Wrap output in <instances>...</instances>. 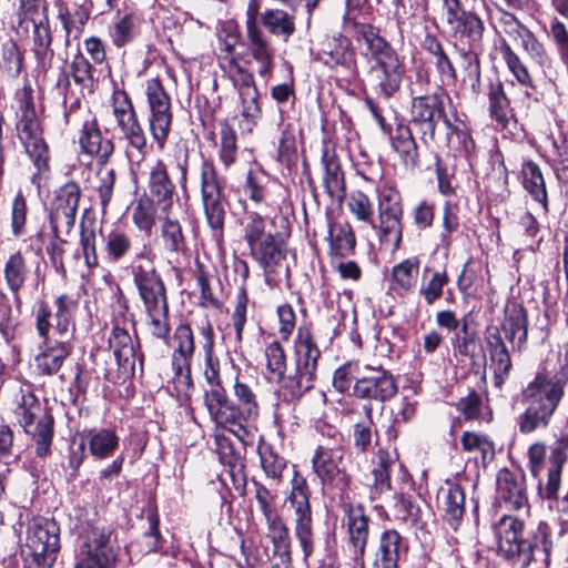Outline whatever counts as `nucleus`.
<instances>
[{
  "label": "nucleus",
  "mask_w": 568,
  "mask_h": 568,
  "mask_svg": "<svg viewBox=\"0 0 568 568\" xmlns=\"http://www.w3.org/2000/svg\"><path fill=\"white\" fill-rule=\"evenodd\" d=\"M16 101V135L34 168L30 182L40 190L43 179L50 172V150L36 111L32 88L29 84L23 85L17 91Z\"/></svg>",
  "instance_id": "obj_4"
},
{
  "label": "nucleus",
  "mask_w": 568,
  "mask_h": 568,
  "mask_svg": "<svg viewBox=\"0 0 568 568\" xmlns=\"http://www.w3.org/2000/svg\"><path fill=\"white\" fill-rule=\"evenodd\" d=\"M323 186L331 200L342 203L346 196L344 172L334 149L324 145L322 151Z\"/></svg>",
  "instance_id": "obj_31"
},
{
  "label": "nucleus",
  "mask_w": 568,
  "mask_h": 568,
  "mask_svg": "<svg viewBox=\"0 0 568 568\" xmlns=\"http://www.w3.org/2000/svg\"><path fill=\"white\" fill-rule=\"evenodd\" d=\"M27 200L22 191L19 190L12 199L10 207V226L11 232L16 237H19L24 233V229L27 225Z\"/></svg>",
  "instance_id": "obj_64"
},
{
  "label": "nucleus",
  "mask_w": 568,
  "mask_h": 568,
  "mask_svg": "<svg viewBox=\"0 0 568 568\" xmlns=\"http://www.w3.org/2000/svg\"><path fill=\"white\" fill-rule=\"evenodd\" d=\"M111 531L92 528L84 537L78 552L74 568H108L115 561V552L110 545Z\"/></svg>",
  "instance_id": "obj_21"
},
{
  "label": "nucleus",
  "mask_w": 568,
  "mask_h": 568,
  "mask_svg": "<svg viewBox=\"0 0 568 568\" xmlns=\"http://www.w3.org/2000/svg\"><path fill=\"white\" fill-rule=\"evenodd\" d=\"M219 65L239 94L257 89L253 73L240 63L239 58L219 57Z\"/></svg>",
  "instance_id": "obj_45"
},
{
  "label": "nucleus",
  "mask_w": 568,
  "mask_h": 568,
  "mask_svg": "<svg viewBox=\"0 0 568 568\" xmlns=\"http://www.w3.org/2000/svg\"><path fill=\"white\" fill-rule=\"evenodd\" d=\"M119 438L114 432L101 429L90 435L89 449L91 454L99 458H104L112 454L118 447Z\"/></svg>",
  "instance_id": "obj_62"
},
{
  "label": "nucleus",
  "mask_w": 568,
  "mask_h": 568,
  "mask_svg": "<svg viewBox=\"0 0 568 568\" xmlns=\"http://www.w3.org/2000/svg\"><path fill=\"white\" fill-rule=\"evenodd\" d=\"M394 473H397L400 479L407 477V471L399 463L396 452L379 449L372 470L374 493L383 494L395 489L392 485V476Z\"/></svg>",
  "instance_id": "obj_28"
},
{
  "label": "nucleus",
  "mask_w": 568,
  "mask_h": 568,
  "mask_svg": "<svg viewBox=\"0 0 568 568\" xmlns=\"http://www.w3.org/2000/svg\"><path fill=\"white\" fill-rule=\"evenodd\" d=\"M133 246L131 236L119 230H113L104 237V252L110 262L118 263L129 255Z\"/></svg>",
  "instance_id": "obj_55"
},
{
  "label": "nucleus",
  "mask_w": 568,
  "mask_h": 568,
  "mask_svg": "<svg viewBox=\"0 0 568 568\" xmlns=\"http://www.w3.org/2000/svg\"><path fill=\"white\" fill-rule=\"evenodd\" d=\"M496 483L498 497L509 508L520 509L528 505L525 476L523 474H515L507 468H503L497 474Z\"/></svg>",
  "instance_id": "obj_33"
},
{
  "label": "nucleus",
  "mask_w": 568,
  "mask_h": 568,
  "mask_svg": "<svg viewBox=\"0 0 568 568\" xmlns=\"http://www.w3.org/2000/svg\"><path fill=\"white\" fill-rule=\"evenodd\" d=\"M154 258L152 247L143 244L134 252L130 270L144 306L148 332L159 339H166L171 329L166 290L156 271Z\"/></svg>",
  "instance_id": "obj_3"
},
{
  "label": "nucleus",
  "mask_w": 568,
  "mask_h": 568,
  "mask_svg": "<svg viewBox=\"0 0 568 568\" xmlns=\"http://www.w3.org/2000/svg\"><path fill=\"white\" fill-rule=\"evenodd\" d=\"M138 18L132 12L119 17L110 31L114 45L121 48L133 40L138 29Z\"/></svg>",
  "instance_id": "obj_57"
},
{
  "label": "nucleus",
  "mask_w": 568,
  "mask_h": 568,
  "mask_svg": "<svg viewBox=\"0 0 568 568\" xmlns=\"http://www.w3.org/2000/svg\"><path fill=\"white\" fill-rule=\"evenodd\" d=\"M410 120L419 130L424 142L434 141L437 123L443 121L446 124V121H449L443 95L434 93L414 98L410 104Z\"/></svg>",
  "instance_id": "obj_20"
},
{
  "label": "nucleus",
  "mask_w": 568,
  "mask_h": 568,
  "mask_svg": "<svg viewBox=\"0 0 568 568\" xmlns=\"http://www.w3.org/2000/svg\"><path fill=\"white\" fill-rule=\"evenodd\" d=\"M501 329L514 348L523 346L527 339V316L523 306L511 304L506 307Z\"/></svg>",
  "instance_id": "obj_42"
},
{
  "label": "nucleus",
  "mask_w": 568,
  "mask_h": 568,
  "mask_svg": "<svg viewBox=\"0 0 568 568\" xmlns=\"http://www.w3.org/2000/svg\"><path fill=\"white\" fill-rule=\"evenodd\" d=\"M201 197L206 223L215 237H221L227 209V201L217 180L212 161H203L201 166Z\"/></svg>",
  "instance_id": "obj_14"
},
{
  "label": "nucleus",
  "mask_w": 568,
  "mask_h": 568,
  "mask_svg": "<svg viewBox=\"0 0 568 568\" xmlns=\"http://www.w3.org/2000/svg\"><path fill=\"white\" fill-rule=\"evenodd\" d=\"M525 523L510 515L503 516L494 526L498 540V554L513 565L520 567V559H527L523 546Z\"/></svg>",
  "instance_id": "obj_22"
},
{
  "label": "nucleus",
  "mask_w": 568,
  "mask_h": 568,
  "mask_svg": "<svg viewBox=\"0 0 568 568\" xmlns=\"http://www.w3.org/2000/svg\"><path fill=\"white\" fill-rule=\"evenodd\" d=\"M14 404L13 414L17 422L37 440L38 455H45L52 438L53 418L45 412L29 386L20 388Z\"/></svg>",
  "instance_id": "obj_11"
},
{
  "label": "nucleus",
  "mask_w": 568,
  "mask_h": 568,
  "mask_svg": "<svg viewBox=\"0 0 568 568\" xmlns=\"http://www.w3.org/2000/svg\"><path fill=\"white\" fill-rule=\"evenodd\" d=\"M419 273V260L409 257L393 266L392 282L393 290L399 294H407L414 291Z\"/></svg>",
  "instance_id": "obj_46"
},
{
  "label": "nucleus",
  "mask_w": 568,
  "mask_h": 568,
  "mask_svg": "<svg viewBox=\"0 0 568 568\" xmlns=\"http://www.w3.org/2000/svg\"><path fill=\"white\" fill-rule=\"evenodd\" d=\"M318 58L329 68L338 65L351 67L355 62V52L352 47V41L341 33L327 38L323 42Z\"/></svg>",
  "instance_id": "obj_38"
},
{
  "label": "nucleus",
  "mask_w": 568,
  "mask_h": 568,
  "mask_svg": "<svg viewBox=\"0 0 568 568\" xmlns=\"http://www.w3.org/2000/svg\"><path fill=\"white\" fill-rule=\"evenodd\" d=\"M111 106L119 130V140L124 144L126 158L130 162H142L146 153L148 139L128 93L115 90L111 98Z\"/></svg>",
  "instance_id": "obj_10"
},
{
  "label": "nucleus",
  "mask_w": 568,
  "mask_h": 568,
  "mask_svg": "<svg viewBox=\"0 0 568 568\" xmlns=\"http://www.w3.org/2000/svg\"><path fill=\"white\" fill-rule=\"evenodd\" d=\"M449 283V276L445 270L424 272V280L419 287V295L427 305H433L444 293V287Z\"/></svg>",
  "instance_id": "obj_52"
},
{
  "label": "nucleus",
  "mask_w": 568,
  "mask_h": 568,
  "mask_svg": "<svg viewBox=\"0 0 568 568\" xmlns=\"http://www.w3.org/2000/svg\"><path fill=\"white\" fill-rule=\"evenodd\" d=\"M312 467L324 488L344 494L351 484V476L344 467L343 447L318 445L312 458Z\"/></svg>",
  "instance_id": "obj_16"
},
{
  "label": "nucleus",
  "mask_w": 568,
  "mask_h": 568,
  "mask_svg": "<svg viewBox=\"0 0 568 568\" xmlns=\"http://www.w3.org/2000/svg\"><path fill=\"white\" fill-rule=\"evenodd\" d=\"M243 237L253 258L262 266L266 284L274 287L281 277H287L283 265L286 256L285 239L290 235V222L282 214L270 220L257 212H246L243 220Z\"/></svg>",
  "instance_id": "obj_2"
},
{
  "label": "nucleus",
  "mask_w": 568,
  "mask_h": 568,
  "mask_svg": "<svg viewBox=\"0 0 568 568\" xmlns=\"http://www.w3.org/2000/svg\"><path fill=\"white\" fill-rule=\"evenodd\" d=\"M23 57L18 44L8 40L1 45L0 71L8 78H17L22 70Z\"/></svg>",
  "instance_id": "obj_58"
},
{
  "label": "nucleus",
  "mask_w": 568,
  "mask_h": 568,
  "mask_svg": "<svg viewBox=\"0 0 568 568\" xmlns=\"http://www.w3.org/2000/svg\"><path fill=\"white\" fill-rule=\"evenodd\" d=\"M19 23L31 22V52L34 57L37 70L47 73L54 57L52 48L53 34L48 16L45 0H20L18 8Z\"/></svg>",
  "instance_id": "obj_9"
},
{
  "label": "nucleus",
  "mask_w": 568,
  "mask_h": 568,
  "mask_svg": "<svg viewBox=\"0 0 568 568\" xmlns=\"http://www.w3.org/2000/svg\"><path fill=\"white\" fill-rule=\"evenodd\" d=\"M2 276L8 290L12 294L14 305L20 307L22 304L20 291L23 288L29 276L27 260L21 252H14L7 257L3 263Z\"/></svg>",
  "instance_id": "obj_37"
},
{
  "label": "nucleus",
  "mask_w": 568,
  "mask_h": 568,
  "mask_svg": "<svg viewBox=\"0 0 568 568\" xmlns=\"http://www.w3.org/2000/svg\"><path fill=\"white\" fill-rule=\"evenodd\" d=\"M155 203L151 199H140L132 211V222L138 230L150 234L155 225Z\"/></svg>",
  "instance_id": "obj_60"
},
{
  "label": "nucleus",
  "mask_w": 568,
  "mask_h": 568,
  "mask_svg": "<svg viewBox=\"0 0 568 568\" xmlns=\"http://www.w3.org/2000/svg\"><path fill=\"white\" fill-rule=\"evenodd\" d=\"M109 345L113 351L119 366L124 369H134L135 362L138 359L142 362L141 357L136 354L135 345L126 329L119 326L113 327L109 338Z\"/></svg>",
  "instance_id": "obj_41"
},
{
  "label": "nucleus",
  "mask_w": 568,
  "mask_h": 568,
  "mask_svg": "<svg viewBox=\"0 0 568 568\" xmlns=\"http://www.w3.org/2000/svg\"><path fill=\"white\" fill-rule=\"evenodd\" d=\"M460 444L465 452L478 454L483 467H487L495 458V443L488 435L477 432H464L460 437Z\"/></svg>",
  "instance_id": "obj_47"
},
{
  "label": "nucleus",
  "mask_w": 568,
  "mask_h": 568,
  "mask_svg": "<svg viewBox=\"0 0 568 568\" xmlns=\"http://www.w3.org/2000/svg\"><path fill=\"white\" fill-rule=\"evenodd\" d=\"M402 536L395 529H387L379 537L374 568H398Z\"/></svg>",
  "instance_id": "obj_43"
},
{
  "label": "nucleus",
  "mask_w": 568,
  "mask_h": 568,
  "mask_svg": "<svg viewBox=\"0 0 568 568\" xmlns=\"http://www.w3.org/2000/svg\"><path fill=\"white\" fill-rule=\"evenodd\" d=\"M361 34L366 44V54L372 62L368 71L369 79L379 90V93L388 99L400 88L405 74L404 62L372 26L362 28Z\"/></svg>",
  "instance_id": "obj_6"
},
{
  "label": "nucleus",
  "mask_w": 568,
  "mask_h": 568,
  "mask_svg": "<svg viewBox=\"0 0 568 568\" xmlns=\"http://www.w3.org/2000/svg\"><path fill=\"white\" fill-rule=\"evenodd\" d=\"M551 550V528L547 523L540 521L529 537L525 539L523 551H525L528 558L520 559L519 568H528L532 562L537 561L548 566Z\"/></svg>",
  "instance_id": "obj_30"
},
{
  "label": "nucleus",
  "mask_w": 568,
  "mask_h": 568,
  "mask_svg": "<svg viewBox=\"0 0 568 568\" xmlns=\"http://www.w3.org/2000/svg\"><path fill=\"white\" fill-rule=\"evenodd\" d=\"M81 199V189L74 182L62 185L52 202L50 223L54 231L64 229L69 232L75 223V216Z\"/></svg>",
  "instance_id": "obj_25"
},
{
  "label": "nucleus",
  "mask_w": 568,
  "mask_h": 568,
  "mask_svg": "<svg viewBox=\"0 0 568 568\" xmlns=\"http://www.w3.org/2000/svg\"><path fill=\"white\" fill-rule=\"evenodd\" d=\"M295 387L293 393H303L313 387L321 351L315 343L311 329L300 326L295 339Z\"/></svg>",
  "instance_id": "obj_17"
},
{
  "label": "nucleus",
  "mask_w": 568,
  "mask_h": 568,
  "mask_svg": "<svg viewBox=\"0 0 568 568\" xmlns=\"http://www.w3.org/2000/svg\"><path fill=\"white\" fill-rule=\"evenodd\" d=\"M347 207L359 222L367 223L376 229L374 224V206L368 195L362 191H354L349 194Z\"/></svg>",
  "instance_id": "obj_61"
},
{
  "label": "nucleus",
  "mask_w": 568,
  "mask_h": 568,
  "mask_svg": "<svg viewBox=\"0 0 568 568\" xmlns=\"http://www.w3.org/2000/svg\"><path fill=\"white\" fill-rule=\"evenodd\" d=\"M246 62L256 63L257 74L268 80L275 67V48L257 26H250L246 33Z\"/></svg>",
  "instance_id": "obj_26"
},
{
  "label": "nucleus",
  "mask_w": 568,
  "mask_h": 568,
  "mask_svg": "<svg viewBox=\"0 0 568 568\" xmlns=\"http://www.w3.org/2000/svg\"><path fill=\"white\" fill-rule=\"evenodd\" d=\"M195 351L194 336L186 324L179 325L173 334L172 368L174 388L187 394L192 388L191 365Z\"/></svg>",
  "instance_id": "obj_18"
},
{
  "label": "nucleus",
  "mask_w": 568,
  "mask_h": 568,
  "mask_svg": "<svg viewBox=\"0 0 568 568\" xmlns=\"http://www.w3.org/2000/svg\"><path fill=\"white\" fill-rule=\"evenodd\" d=\"M149 199L155 203L160 212L179 211L181 202L176 194L168 166L162 160H156L148 175Z\"/></svg>",
  "instance_id": "obj_24"
},
{
  "label": "nucleus",
  "mask_w": 568,
  "mask_h": 568,
  "mask_svg": "<svg viewBox=\"0 0 568 568\" xmlns=\"http://www.w3.org/2000/svg\"><path fill=\"white\" fill-rule=\"evenodd\" d=\"M327 241L329 255L333 257H346L354 253L356 239L351 225L346 223H329Z\"/></svg>",
  "instance_id": "obj_44"
},
{
  "label": "nucleus",
  "mask_w": 568,
  "mask_h": 568,
  "mask_svg": "<svg viewBox=\"0 0 568 568\" xmlns=\"http://www.w3.org/2000/svg\"><path fill=\"white\" fill-rule=\"evenodd\" d=\"M144 92L150 111L149 130L159 150H163L173 120L171 98L158 78L145 81Z\"/></svg>",
  "instance_id": "obj_15"
},
{
  "label": "nucleus",
  "mask_w": 568,
  "mask_h": 568,
  "mask_svg": "<svg viewBox=\"0 0 568 568\" xmlns=\"http://www.w3.org/2000/svg\"><path fill=\"white\" fill-rule=\"evenodd\" d=\"M203 334L205 336L204 352H205V369L204 377L209 387L204 392V404L207 412L211 410V393L215 392H224V387L222 385V378L220 374V363L216 357L213 355V331L209 325L203 329Z\"/></svg>",
  "instance_id": "obj_40"
},
{
  "label": "nucleus",
  "mask_w": 568,
  "mask_h": 568,
  "mask_svg": "<svg viewBox=\"0 0 568 568\" xmlns=\"http://www.w3.org/2000/svg\"><path fill=\"white\" fill-rule=\"evenodd\" d=\"M397 393V384L383 367L365 366L354 384V395L359 398L386 402Z\"/></svg>",
  "instance_id": "obj_23"
},
{
  "label": "nucleus",
  "mask_w": 568,
  "mask_h": 568,
  "mask_svg": "<svg viewBox=\"0 0 568 568\" xmlns=\"http://www.w3.org/2000/svg\"><path fill=\"white\" fill-rule=\"evenodd\" d=\"M287 497V511L294 525L295 536L307 558L314 551L313 517L310 503L311 491L306 479L295 473Z\"/></svg>",
  "instance_id": "obj_13"
},
{
  "label": "nucleus",
  "mask_w": 568,
  "mask_h": 568,
  "mask_svg": "<svg viewBox=\"0 0 568 568\" xmlns=\"http://www.w3.org/2000/svg\"><path fill=\"white\" fill-rule=\"evenodd\" d=\"M75 306L77 303L65 294L55 298L54 314L45 301L39 302L34 318L37 333L43 342L34 362L40 374L55 375L72 353V342L64 338L72 335Z\"/></svg>",
  "instance_id": "obj_1"
},
{
  "label": "nucleus",
  "mask_w": 568,
  "mask_h": 568,
  "mask_svg": "<svg viewBox=\"0 0 568 568\" xmlns=\"http://www.w3.org/2000/svg\"><path fill=\"white\" fill-rule=\"evenodd\" d=\"M447 524L457 530L465 514V493L459 484L446 481L437 495Z\"/></svg>",
  "instance_id": "obj_36"
},
{
  "label": "nucleus",
  "mask_w": 568,
  "mask_h": 568,
  "mask_svg": "<svg viewBox=\"0 0 568 568\" xmlns=\"http://www.w3.org/2000/svg\"><path fill=\"white\" fill-rule=\"evenodd\" d=\"M79 144L82 153L90 155L104 165L114 152V144L110 139L102 135L95 119L84 122L80 135Z\"/></svg>",
  "instance_id": "obj_29"
},
{
  "label": "nucleus",
  "mask_w": 568,
  "mask_h": 568,
  "mask_svg": "<svg viewBox=\"0 0 568 568\" xmlns=\"http://www.w3.org/2000/svg\"><path fill=\"white\" fill-rule=\"evenodd\" d=\"M262 22L274 36L287 40L295 31L294 18L281 9H271L262 14Z\"/></svg>",
  "instance_id": "obj_53"
},
{
  "label": "nucleus",
  "mask_w": 568,
  "mask_h": 568,
  "mask_svg": "<svg viewBox=\"0 0 568 568\" xmlns=\"http://www.w3.org/2000/svg\"><path fill=\"white\" fill-rule=\"evenodd\" d=\"M488 104L490 118L501 129L506 128L514 114L500 81L489 84Z\"/></svg>",
  "instance_id": "obj_48"
},
{
  "label": "nucleus",
  "mask_w": 568,
  "mask_h": 568,
  "mask_svg": "<svg viewBox=\"0 0 568 568\" xmlns=\"http://www.w3.org/2000/svg\"><path fill=\"white\" fill-rule=\"evenodd\" d=\"M368 523L369 519L361 505L348 506L346 518L347 545L355 561L363 560L369 535Z\"/></svg>",
  "instance_id": "obj_32"
},
{
  "label": "nucleus",
  "mask_w": 568,
  "mask_h": 568,
  "mask_svg": "<svg viewBox=\"0 0 568 568\" xmlns=\"http://www.w3.org/2000/svg\"><path fill=\"white\" fill-rule=\"evenodd\" d=\"M60 550V527L54 519L28 521L22 555L27 568H51Z\"/></svg>",
  "instance_id": "obj_8"
},
{
  "label": "nucleus",
  "mask_w": 568,
  "mask_h": 568,
  "mask_svg": "<svg viewBox=\"0 0 568 568\" xmlns=\"http://www.w3.org/2000/svg\"><path fill=\"white\" fill-rule=\"evenodd\" d=\"M240 98V128L243 131L252 132L262 116L258 90H252L239 94Z\"/></svg>",
  "instance_id": "obj_51"
},
{
  "label": "nucleus",
  "mask_w": 568,
  "mask_h": 568,
  "mask_svg": "<svg viewBox=\"0 0 568 568\" xmlns=\"http://www.w3.org/2000/svg\"><path fill=\"white\" fill-rule=\"evenodd\" d=\"M176 213L178 211L160 212L162 245L164 251L174 258L185 255L187 252L186 236L176 219Z\"/></svg>",
  "instance_id": "obj_34"
},
{
  "label": "nucleus",
  "mask_w": 568,
  "mask_h": 568,
  "mask_svg": "<svg viewBox=\"0 0 568 568\" xmlns=\"http://www.w3.org/2000/svg\"><path fill=\"white\" fill-rule=\"evenodd\" d=\"M443 22L456 50H483L484 23L460 0H443Z\"/></svg>",
  "instance_id": "obj_12"
},
{
  "label": "nucleus",
  "mask_w": 568,
  "mask_h": 568,
  "mask_svg": "<svg viewBox=\"0 0 568 568\" xmlns=\"http://www.w3.org/2000/svg\"><path fill=\"white\" fill-rule=\"evenodd\" d=\"M379 232L382 240L397 246L402 239V197L397 190L383 186L377 190Z\"/></svg>",
  "instance_id": "obj_19"
},
{
  "label": "nucleus",
  "mask_w": 568,
  "mask_h": 568,
  "mask_svg": "<svg viewBox=\"0 0 568 568\" xmlns=\"http://www.w3.org/2000/svg\"><path fill=\"white\" fill-rule=\"evenodd\" d=\"M559 447L551 452L548 460L547 480L545 484L539 480L538 490L541 497L555 500L561 485V470L567 459L564 449H568V432L562 434L558 440Z\"/></svg>",
  "instance_id": "obj_35"
},
{
  "label": "nucleus",
  "mask_w": 568,
  "mask_h": 568,
  "mask_svg": "<svg viewBox=\"0 0 568 568\" xmlns=\"http://www.w3.org/2000/svg\"><path fill=\"white\" fill-rule=\"evenodd\" d=\"M265 523L267 526V538L273 545V556L276 560L274 568H290L292 559L288 528L281 517Z\"/></svg>",
  "instance_id": "obj_39"
},
{
  "label": "nucleus",
  "mask_w": 568,
  "mask_h": 568,
  "mask_svg": "<svg viewBox=\"0 0 568 568\" xmlns=\"http://www.w3.org/2000/svg\"><path fill=\"white\" fill-rule=\"evenodd\" d=\"M237 156V136L234 129L223 124L220 132L219 159L227 169L235 163Z\"/></svg>",
  "instance_id": "obj_63"
},
{
  "label": "nucleus",
  "mask_w": 568,
  "mask_h": 568,
  "mask_svg": "<svg viewBox=\"0 0 568 568\" xmlns=\"http://www.w3.org/2000/svg\"><path fill=\"white\" fill-rule=\"evenodd\" d=\"M564 394V389L549 382V371L541 368L521 393L526 409L518 418L519 432L529 434L546 428Z\"/></svg>",
  "instance_id": "obj_7"
},
{
  "label": "nucleus",
  "mask_w": 568,
  "mask_h": 568,
  "mask_svg": "<svg viewBox=\"0 0 568 568\" xmlns=\"http://www.w3.org/2000/svg\"><path fill=\"white\" fill-rule=\"evenodd\" d=\"M57 18L64 32V45L71 44V39H80L90 18L89 9L75 1L59 0L57 3Z\"/></svg>",
  "instance_id": "obj_27"
},
{
  "label": "nucleus",
  "mask_w": 568,
  "mask_h": 568,
  "mask_svg": "<svg viewBox=\"0 0 568 568\" xmlns=\"http://www.w3.org/2000/svg\"><path fill=\"white\" fill-rule=\"evenodd\" d=\"M390 140L393 150L406 166L415 168L418 165V148L408 126L398 125Z\"/></svg>",
  "instance_id": "obj_49"
},
{
  "label": "nucleus",
  "mask_w": 568,
  "mask_h": 568,
  "mask_svg": "<svg viewBox=\"0 0 568 568\" xmlns=\"http://www.w3.org/2000/svg\"><path fill=\"white\" fill-rule=\"evenodd\" d=\"M524 185L534 200L541 204L547 212V192L545 181L539 166L534 162H527L523 166Z\"/></svg>",
  "instance_id": "obj_54"
},
{
  "label": "nucleus",
  "mask_w": 568,
  "mask_h": 568,
  "mask_svg": "<svg viewBox=\"0 0 568 568\" xmlns=\"http://www.w3.org/2000/svg\"><path fill=\"white\" fill-rule=\"evenodd\" d=\"M363 412L365 418L355 423L353 432L354 447L362 453L366 452L371 447L373 438L376 435L375 425L372 418V406L369 404L363 405Z\"/></svg>",
  "instance_id": "obj_56"
},
{
  "label": "nucleus",
  "mask_w": 568,
  "mask_h": 568,
  "mask_svg": "<svg viewBox=\"0 0 568 568\" xmlns=\"http://www.w3.org/2000/svg\"><path fill=\"white\" fill-rule=\"evenodd\" d=\"M233 395L236 403H232L225 390L211 393V418L221 427L234 434L241 442L245 443L248 436L247 425L258 416L257 396L246 382L235 378Z\"/></svg>",
  "instance_id": "obj_5"
},
{
  "label": "nucleus",
  "mask_w": 568,
  "mask_h": 568,
  "mask_svg": "<svg viewBox=\"0 0 568 568\" xmlns=\"http://www.w3.org/2000/svg\"><path fill=\"white\" fill-rule=\"evenodd\" d=\"M459 54V65L463 71V82L468 85L473 93L480 91V61L479 54L481 50H457Z\"/></svg>",
  "instance_id": "obj_50"
},
{
  "label": "nucleus",
  "mask_w": 568,
  "mask_h": 568,
  "mask_svg": "<svg viewBox=\"0 0 568 568\" xmlns=\"http://www.w3.org/2000/svg\"><path fill=\"white\" fill-rule=\"evenodd\" d=\"M447 128V146L455 155H467L475 146V143L465 128L453 124L450 121H446Z\"/></svg>",
  "instance_id": "obj_59"
}]
</instances>
